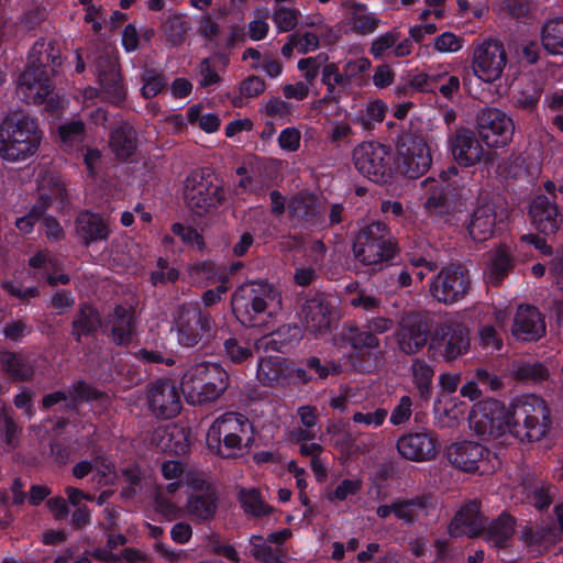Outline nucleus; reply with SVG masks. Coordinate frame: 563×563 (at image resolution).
I'll use <instances>...</instances> for the list:
<instances>
[{
  "mask_svg": "<svg viewBox=\"0 0 563 563\" xmlns=\"http://www.w3.org/2000/svg\"><path fill=\"white\" fill-rule=\"evenodd\" d=\"M252 429L253 426L245 415L227 411L212 422L207 432L208 450H220L221 433L242 435L252 431Z\"/></svg>",
  "mask_w": 563,
  "mask_h": 563,
  "instance_id": "obj_29",
  "label": "nucleus"
},
{
  "mask_svg": "<svg viewBox=\"0 0 563 563\" xmlns=\"http://www.w3.org/2000/svg\"><path fill=\"white\" fill-rule=\"evenodd\" d=\"M487 517L481 510V503L476 499L464 503L454 514L448 526L451 538L466 536L470 539L479 538L483 533Z\"/></svg>",
  "mask_w": 563,
  "mask_h": 563,
  "instance_id": "obj_21",
  "label": "nucleus"
},
{
  "mask_svg": "<svg viewBox=\"0 0 563 563\" xmlns=\"http://www.w3.org/2000/svg\"><path fill=\"white\" fill-rule=\"evenodd\" d=\"M470 347L467 328L460 321L446 319L439 323L430 338L428 352L437 361H453Z\"/></svg>",
  "mask_w": 563,
  "mask_h": 563,
  "instance_id": "obj_11",
  "label": "nucleus"
},
{
  "mask_svg": "<svg viewBox=\"0 0 563 563\" xmlns=\"http://www.w3.org/2000/svg\"><path fill=\"white\" fill-rule=\"evenodd\" d=\"M75 231L81 245H90L109 240V221L98 212L81 210L75 219Z\"/></svg>",
  "mask_w": 563,
  "mask_h": 563,
  "instance_id": "obj_26",
  "label": "nucleus"
},
{
  "mask_svg": "<svg viewBox=\"0 0 563 563\" xmlns=\"http://www.w3.org/2000/svg\"><path fill=\"white\" fill-rule=\"evenodd\" d=\"M219 499L213 489L203 493L191 494L186 504V510L190 519L196 523H206L214 519Z\"/></svg>",
  "mask_w": 563,
  "mask_h": 563,
  "instance_id": "obj_37",
  "label": "nucleus"
},
{
  "mask_svg": "<svg viewBox=\"0 0 563 563\" xmlns=\"http://www.w3.org/2000/svg\"><path fill=\"white\" fill-rule=\"evenodd\" d=\"M194 269L200 278L206 280L207 285H216L219 279L227 278L224 264H217L210 260L197 263Z\"/></svg>",
  "mask_w": 563,
  "mask_h": 563,
  "instance_id": "obj_55",
  "label": "nucleus"
},
{
  "mask_svg": "<svg viewBox=\"0 0 563 563\" xmlns=\"http://www.w3.org/2000/svg\"><path fill=\"white\" fill-rule=\"evenodd\" d=\"M70 328L73 340L81 344L84 339L96 336L99 330L103 332V319L96 306L85 301L74 313Z\"/></svg>",
  "mask_w": 563,
  "mask_h": 563,
  "instance_id": "obj_31",
  "label": "nucleus"
},
{
  "mask_svg": "<svg viewBox=\"0 0 563 563\" xmlns=\"http://www.w3.org/2000/svg\"><path fill=\"white\" fill-rule=\"evenodd\" d=\"M242 449V435L221 433L220 450H209L222 459H234Z\"/></svg>",
  "mask_w": 563,
  "mask_h": 563,
  "instance_id": "obj_59",
  "label": "nucleus"
},
{
  "mask_svg": "<svg viewBox=\"0 0 563 563\" xmlns=\"http://www.w3.org/2000/svg\"><path fill=\"white\" fill-rule=\"evenodd\" d=\"M517 520L508 511H503L496 518L489 520L483 527L479 538L495 549H506L511 544L516 533Z\"/></svg>",
  "mask_w": 563,
  "mask_h": 563,
  "instance_id": "obj_32",
  "label": "nucleus"
},
{
  "mask_svg": "<svg viewBox=\"0 0 563 563\" xmlns=\"http://www.w3.org/2000/svg\"><path fill=\"white\" fill-rule=\"evenodd\" d=\"M62 66L60 49L52 41L38 38L31 47L27 63L19 76V88L27 103L44 106L48 113L63 109L55 91L54 77Z\"/></svg>",
  "mask_w": 563,
  "mask_h": 563,
  "instance_id": "obj_2",
  "label": "nucleus"
},
{
  "mask_svg": "<svg viewBox=\"0 0 563 563\" xmlns=\"http://www.w3.org/2000/svg\"><path fill=\"white\" fill-rule=\"evenodd\" d=\"M468 423L484 440L498 439L509 433L521 443H532L548 434L551 416L543 398L523 394L515 397L509 407L493 398L474 404Z\"/></svg>",
  "mask_w": 563,
  "mask_h": 563,
  "instance_id": "obj_1",
  "label": "nucleus"
},
{
  "mask_svg": "<svg viewBox=\"0 0 563 563\" xmlns=\"http://www.w3.org/2000/svg\"><path fill=\"white\" fill-rule=\"evenodd\" d=\"M243 511L254 518H263L273 512V507L265 504L256 488H242L238 495Z\"/></svg>",
  "mask_w": 563,
  "mask_h": 563,
  "instance_id": "obj_42",
  "label": "nucleus"
},
{
  "mask_svg": "<svg viewBox=\"0 0 563 563\" xmlns=\"http://www.w3.org/2000/svg\"><path fill=\"white\" fill-rule=\"evenodd\" d=\"M541 43L552 55H563V18L549 20L542 27Z\"/></svg>",
  "mask_w": 563,
  "mask_h": 563,
  "instance_id": "obj_41",
  "label": "nucleus"
},
{
  "mask_svg": "<svg viewBox=\"0 0 563 563\" xmlns=\"http://www.w3.org/2000/svg\"><path fill=\"white\" fill-rule=\"evenodd\" d=\"M91 66L108 100L115 106L124 102L126 90L120 71L118 52L110 47L97 49L91 56Z\"/></svg>",
  "mask_w": 563,
  "mask_h": 563,
  "instance_id": "obj_13",
  "label": "nucleus"
},
{
  "mask_svg": "<svg viewBox=\"0 0 563 563\" xmlns=\"http://www.w3.org/2000/svg\"><path fill=\"white\" fill-rule=\"evenodd\" d=\"M430 322V317L426 311H404L395 332L399 351L406 355L419 353L430 342L432 335Z\"/></svg>",
  "mask_w": 563,
  "mask_h": 563,
  "instance_id": "obj_15",
  "label": "nucleus"
},
{
  "mask_svg": "<svg viewBox=\"0 0 563 563\" xmlns=\"http://www.w3.org/2000/svg\"><path fill=\"white\" fill-rule=\"evenodd\" d=\"M399 454L409 461H429L437 455V438L432 432H410L397 441Z\"/></svg>",
  "mask_w": 563,
  "mask_h": 563,
  "instance_id": "obj_27",
  "label": "nucleus"
},
{
  "mask_svg": "<svg viewBox=\"0 0 563 563\" xmlns=\"http://www.w3.org/2000/svg\"><path fill=\"white\" fill-rule=\"evenodd\" d=\"M386 104L380 100H375L366 106L365 111L361 113L362 125L371 130L376 123L383 122L386 115Z\"/></svg>",
  "mask_w": 563,
  "mask_h": 563,
  "instance_id": "obj_57",
  "label": "nucleus"
},
{
  "mask_svg": "<svg viewBox=\"0 0 563 563\" xmlns=\"http://www.w3.org/2000/svg\"><path fill=\"white\" fill-rule=\"evenodd\" d=\"M69 404L65 405V411H75L80 402L101 400L106 394L86 380H77L73 384Z\"/></svg>",
  "mask_w": 563,
  "mask_h": 563,
  "instance_id": "obj_43",
  "label": "nucleus"
},
{
  "mask_svg": "<svg viewBox=\"0 0 563 563\" xmlns=\"http://www.w3.org/2000/svg\"><path fill=\"white\" fill-rule=\"evenodd\" d=\"M511 334L518 341L537 342L545 334V321L539 309L520 305L514 317Z\"/></svg>",
  "mask_w": 563,
  "mask_h": 563,
  "instance_id": "obj_25",
  "label": "nucleus"
},
{
  "mask_svg": "<svg viewBox=\"0 0 563 563\" xmlns=\"http://www.w3.org/2000/svg\"><path fill=\"white\" fill-rule=\"evenodd\" d=\"M300 316L311 332L322 333L330 330L331 308L322 294H316L307 299L301 307Z\"/></svg>",
  "mask_w": 563,
  "mask_h": 563,
  "instance_id": "obj_34",
  "label": "nucleus"
},
{
  "mask_svg": "<svg viewBox=\"0 0 563 563\" xmlns=\"http://www.w3.org/2000/svg\"><path fill=\"white\" fill-rule=\"evenodd\" d=\"M250 553L251 555L261 563H286L283 560L282 551L273 549L263 536L253 534L250 538Z\"/></svg>",
  "mask_w": 563,
  "mask_h": 563,
  "instance_id": "obj_44",
  "label": "nucleus"
},
{
  "mask_svg": "<svg viewBox=\"0 0 563 563\" xmlns=\"http://www.w3.org/2000/svg\"><path fill=\"white\" fill-rule=\"evenodd\" d=\"M416 389L415 398L421 404H429L433 396L434 369L424 358L416 357L409 368Z\"/></svg>",
  "mask_w": 563,
  "mask_h": 563,
  "instance_id": "obj_38",
  "label": "nucleus"
},
{
  "mask_svg": "<svg viewBox=\"0 0 563 563\" xmlns=\"http://www.w3.org/2000/svg\"><path fill=\"white\" fill-rule=\"evenodd\" d=\"M300 11L295 8L277 7L273 13V22L279 32H289L298 24Z\"/></svg>",
  "mask_w": 563,
  "mask_h": 563,
  "instance_id": "obj_56",
  "label": "nucleus"
},
{
  "mask_svg": "<svg viewBox=\"0 0 563 563\" xmlns=\"http://www.w3.org/2000/svg\"><path fill=\"white\" fill-rule=\"evenodd\" d=\"M214 320L198 305H179L174 317L177 343L181 347L206 345L213 336Z\"/></svg>",
  "mask_w": 563,
  "mask_h": 563,
  "instance_id": "obj_8",
  "label": "nucleus"
},
{
  "mask_svg": "<svg viewBox=\"0 0 563 563\" xmlns=\"http://www.w3.org/2000/svg\"><path fill=\"white\" fill-rule=\"evenodd\" d=\"M327 60V54L321 53L314 57L301 58L297 66L299 70L305 71L307 82H312L318 77L321 65Z\"/></svg>",
  "mask_w": 563,
  "mask_h": 563,
  "instance_id": "obj_63",
  "label": "nucleus"
},
{
  "mask_svg": "<svg viewBox=\"0 0 563 563\" xmlns=\"http://www.w3.org/2000/svg\"><path fill=\"white\" fill-rule=\"evenodd\" d=\"M471 289L470 269L460 262L442 266L430 283L431 296L445 306L462 301Z\"/></svg>",
  "mask_w": 563,
  "mask_h": 563,
  "instance_id": "obj_10",
  "label": "nucleus"
},
{
  "mask_svg": "<svg viewBox=\"0 0 563 563\" xmlns=\"http://www.w3.org/2000/svg\"><path fill=\"white\" fill-rule=\"evenodd\" d=\"M427 507V499L423 496H417L405 500L395 501V517L412 525L422 509Z\"/></svg>",
  "mask_w": 563,
  "mask_h": 563,
  "instance_id": "obj_49",
  "label": "nucleus"
},
{
  "mask_svg": "<svg viewBox=\"0 0 563 563\" xmlns=\"http://www.w3.org/2000/svg\"><path fill=\"white\" fill-rule=\"evenodd\" d=\"M354 257L363 265H382L400 253L397 239L382 221H373L362 228L353 240Z\"/></svg>",
  "mask_w": 563,
  "mask_h": 563,
  "instance_id": "obj_6",
  "label": "nucleus"
},
{
  "mask_svg": "<svg viewBox=\"0 0 563 563\" xmlns=\"http://www.w3.org/2000/svg\"><path fill=\"white\" fill-rule=\"evenodd\" d=\"M137 318L132 307L115 305L103 319V334L114 346L129 347L137 335Z\"/></svg>",
  "mask_w": 563,
  "mask_h": 563,
  "instance_id": "obj_18",
  "label": "nucleus"
},
{
  "mask_svg": "<svg viewBox=\"0 0 563 563\" xmlns=\"http://www.w3.org/2000/svg\"><path fill=\"white\" fill-rule=\"evenodd\" d=\"M288 210L291 218L303 222L316 224L320 216L318 198L309 191H299L288 202Z\"/></svg>",
  "mask_w": 563,
  "mask_h": 563,
  "instance_id": "obj_39",
  "label": "nucleus"
},
{
  "mask_svg": "<svg viewBox=\"0 0 563 563\" xmlns=\"http://www.w3.org/2000/svg\"><path fill=\"white\" fill-rule=\"evenodd\" d=\"M481 140L474 131L467 128H460L450 136V151L455 163L461 167H472L478 164L485 151Z\"/></svg>",
  "mask_w": 563,
  "mask_h": 563,
  "instance_id": "obj_23",
  "label": "nucleus"
},
{
  "mask_svg": "<svg viewBox=\"0 0 563 563\" xmlns=\"http://www.w3.org/2000/svg\"><path fill=\"white\" fill-rule=\"evenodd\" d=\"M463 227L475 243H483L496 235L497 212L493 202H481L467 213Z\"/></svg>",
  "mask_w": 563,
  "mask_h": 563,
  "instance_id": "obj_22",
  "label": "nucleus"
},
{
  "mask_svg": "<svg viewBox=\"0 0 563 563\" xmlns=\"http://www.w3.org/2000/svg\"><path fill=\"white\" fill-rule=\"evenodd\" d=\"M141 81L143 84L141 93L145 99L156 97L167 85L165 75L155 68H145L142 73Z\"/></svg>",
  "mask_w": 563,
  "mask_h": 563,
  "instance_id": "obj_48",
  "label": "nucleus"
},
{
  "mask_svg": "<svg viewBox=\"0 0 563 563\" xmlns=\"http://www.w3.org/2000/svg\"><path fill=\"white\" fill-rule=\"evenodd\" d=\"M218 354L221 357V364L229 369L233 366H247L254 360V351L250 341L234 335L222 339Z\"/></svg>",
  "mask_w": 563,
  "mask_h": 563,
  "instance_id": "obj_35",
  "label": "nucleus"
},
{
  "mask_svg": "<svg viewBox=\"0 0 563 563\" xmlns=\"http://www.w3.org/2000/svg\"><path fill=\"white\" fill-rule=\"evenodd\" d=\"M542 92L543 89L538 84L531 82L519 92L515 104L518 109L533 113L538 108Z\"/></svg>",
  "mask_w": 563,
  "mask_h": 563,
  "instance_id": "obj_53",
  "label": "nucleus"
},
{
  "mask_svg": "<svg viewBox=\"0 0 563 563\" xmlns=\"http://www.w3.org/2000/svg\"><path fill=\"white\" fill-rule=\"evenodd\" d=\"M457 200L459 190L455 186L452 184L438 185L430 191L426 208L431 214L443 218L444 222H451Z\"/></svg>",
  "mask_w": 563,
  "mask_h": 563,
  "instance_id": "obj_36",
  "label": "nucleus"
},
{
  "mask_svg": "<svg viewBox=\"0 0 563 563\" xmlns=\"http://www.w3.org/2000/svg\"><path fill=\"white\" fill-rule=\"evenodd\" d=\"M478 334L482 346L486 350H490V353L498 352L503 349V338L494 325L485 324L481 327Z\"/></svg>",
  "mask_w": 563,
  "mask_h": 563,
  "instance_id": "obj_61",
  "label": "nucleus"
},
{
  "mask_svg": "<svg viewBox=\"0 0 563 563\" xmlns=\"http://www.w3.org/2000/svg\"><path fill=\"white\" fill-rule=\"evenodd\" d=\"M146 398L150 411L158 419H173L181 410L179 390L170 379L150 383L146 388Z\"/></svg>",
  "mask_w": 563,
  "mask_h": 563,
  "instance_id": "obj_19",
  "label": "nucleus"
},
{
  "mask_svg": "<svg viewBox=\"0 0 563 563\" xmlns=\"http://www.w3.org/2000/svg\"><path fill=\"white\" fill-rule=\"evenodd\" d=\"M448 460L455 468L481 475L493 474L500 467L498 455L474 441L452 444L448 450Z\"/></svg>",
  "mask_w": 563,
  "mask_h": 563,
  "instance_id": "obj_12",
  "label": "nucleus"
},
{
  "mask_svg": "<svg viewBox=\"0 0 563 563\" xmlns=\"http://www.w3.org/2000/svg\"><path fill=\"white\" fill-rule=\"evenodd\" d=\"M139 146L137 133L129 121L115 123L109 133V147L115 159L128 162L136 153Z\"/></svg>",
  "mask_w": 563,
  "mask_h": 563,
  "instance_id": "obj_33",
  "label": "nucleus"
},
{
  "mask_svg": "<svg viewBox=\"0 0 563 563\" xmlns=\"http://www.w3.org/2000/svg\"><path fill=\"white\" fill-rule=\"evenodd\" d=\"M188 30V23L180 14L169 16L164 24L166 40L173 46H178L184 43Z\"/></svg>",
  "mask_w": 563,
  "mask_h": 563,
  "instance_id": "obj_51",
  "label": "nucleus"
},
{
  "mask_svg": "<svg viewBox=\"0 0 563 563\" xmlns=\"http://www.w3.org/2000/svg\"><path fill=\"white\" fill-rule=\"evenodd\" d=\"M96 481L101 485H108L115 474L114 464L104 455L92 459Z\"/></svg>",
  "mask_w": 563,
  "mask_h": 563,
  "instance_id": "obj_62",
  "label": "nucleus"
},
{
  "mask_svg": "<svg viewBox=\"0 0 563 563\" xmlns=\"http://www.w3.org/2000/svg\"><path fill=\"white\" fill-rule=\"evenodd\" d=\"M463 37L448 31L434 37L433 46L439 53H455L463 47Z\"/></svg>",
  "mask_w": 563,
  "mask_h": 563,
  "instance_id": "obj_60",
  "label": "nucleus"
},
{
  "mask_svg": "<svg viewBox=\"0 0 563 563\" xmlns=\"http://www.w3.org/2000/svg\"><path fill=\"white\" fill-rule=\"evenodd\" d=\"M1 333L7 341L21 343L26 336L33 333V327L25 318H15L3 324Z\"/></svg>",
  "mask_w": 563,
  "mask_h": 563,
  "instance_id": "obj_50",
  "label": "nucleus"
},
{
  "mask_svg": "<svg viewBox=\"0 0 563 563\" xmlns=\"http://www.w3.org/2000/svg\"><path fill=\"white\" fill-rule=\"evenodd\" d=\"M475 128L479 140L489 148L507 146L515 133L512 118L505 111L492 107L483 108L477 112Z\"/></svg>",
  "mask_w": 563,
  "mask_h": 563,
  "instance_id": "obj_14",
  "label": "nucleus"
},
{
  "mask_svg": "<svg viewBox=\"0 0 563 563\" xmlns=\"http://www.w3.org/2000/svg\"><path fill=\"white\" fill-rule=\"evenodd\" d=\"M29 266L36 271L34 273V278L36 279V276H41L44 272L57 273L62 267V263L56 257L51 256L47 251H38L29 258Z\"/></svg>",
  "mask_w": 563,
  "mask_h": 563,
  "instance_id": "obj_54",
  "label": "nucleus"
},
{
  "mask_svg": "<svg viewBox=\"0 0 563 563\" xmlns=\"http://www.w3.org/2000/svg\"><path fill=\"white\" fill-rule=\"evenodd\" d=\"M185 199L190 209L202 214L217 209L225 200L223 187L214 184L210 175L192 173L186 179Z\"/></svg>",
  "mask_w": 563,
  "mask_h": 563,
  "instance_id": "obj_16",
  "label": "nucleus"
},
{
  "mask_svg": "<svg viewBox=\"0 0 563 563\" xmlns=\"http://www.w3.org/2000/svg\"><path fill=\"white\" fill-rule=\"evenodd\" d=\"M549 198L541 191L537 192L528 209L532 227L544 236L555 235L563 229V205Z\"/></svg>",
  "mask_w": 563,
  "mask_h": 563,
  "instance_id": "obj_20",
  "label": "nucleus"
},
{
  "mask_svg": "<svg viewBox=\"0 0 563 563\" xmlns=\"http://www.w3.org/2000/svg\"><path fill=\"white\" fill-rule=\"evenodd\" d=\"M353 31L365 35L373 33L379 24V20L372 14L353 13L351 18Z\"/></svg>",
  "mask_w": 563,
  "mask_h": 563,
  "instance_id": "obj_64",
  "label": "nucleus"
},
{
  "mask_svg": "<svg viewBox=\"0 0 563 563\" xmlns=\"http://www.w3.org/2000/svg\"><path fill=\"white\" fill-rule=\"evenodd\" d=\"M356 170L368 180L387 185L396 180L393 147L376 141L362 142L352 153Z\"/></svg>",
  "mask_w": 563,
  "mask_h": 563,
  "instance_id": "obj_7",
  "label": "nucleus"
},
{
  "mask_svg": "<svg viewBox=\"0 0 563 563\" xmlns=\"http://www.w3.org/2000/svg\"><path fill=\"white\" fill-rule=\"evenodd\" d=\"M512 375L516 380L523 384H541L548 380L550 372L542 362L520 360L512 364Z\"/></svg>",
  "mask_w": 563,
  "mask_h": 563,
  "instance_id": "obj_40",
  "label": "nucleus"
},
{
  "mask_svg": "<svg viewBox=\"0 0 563 563\" xmlns=\"http://www.w3.org/2000/svg\"><path fill=\"white\" fill-rule=\"evenodd\" d=\"M57 132L65 151L82 145L86 140V125L80 120H73L59 125Z\"/></svg>",
  "mask_w": 563,
  "mask_h": 563,
  "instance_id": "obj_45",
  "label": "nucleus"
},
{
  "mask_svg": "<svg viewBox=\"0 0 563 563\" xmlns=\"http://www.w3.org/2000/svg\"><path fill=\"white\" fill-rule=\"evenodd\" d=\"M133 357L145 366H152L157 364H165L166 366H173L175 360L172 356H167L165 353L158 350H150L146 347L139 349L132 353Z\"/></svg>",
  "mask_w": 563,
  "mask_h": 563,
  "instance_id": "obj_58",
  "label": "nucleus"
},
{
  "mask_svg": "<svg viewBox=\"0 0 563 563\" xmlns=\"http://www.w3.org/2000/svg\"><path fill=\"white\" fill-rule=\"evenodd\" d=\"M507 63L504 44L497 40H485L474 48L472 69L474 75L485 82L500 78Z\"/></svg>",
  "mask_w": 563,
  "mask_h": 563,
  "instance_id": "obj_17",
  "label": "nucleus"
},
{
  "mask_svg": "<svg viewBox=\"0 0 563 563\" xmlns=\"http://www.w3.org/2000/svg\"><path fill=\"white\" fill-rule=\"evenodd\" d=\"M230 375L221 363L202 361L190 365L183 374L180 386L191 405L217 401L229 388Z\"/></svg>",
  "mask_w": 563,
  "mask_h": 563,
  "instance_id": "obj_4",
  "label": "nucleus"
},
{
  "mask_svg": "<svg viewBox=\"0 0 563 563\" xmlns=\"http://www.w3.org/2000/svg\"><path fill=\"white\" fill-rule=\"evenodd\" d=\"M517 256L512 246L507 243H498L486 253V266L484 276L486 282L498 287L517 266Z\"/></svg>",
  "mask_w": 563,
  "mask_h": 563,
  "instance_id": "obj_24",
  "label": "nucleus"
},
{
  "mask_svg": "<svg viewBox=\"0 0 563 563\" xmlns=\"http://www.w3.org/2000/svg\"><path fill=\"white\" fill-rule=\"evenodd\" d=\"M36 367L24 350H0V372L14 383H29L35 376Z\"/></svg>",
  "mask_w": 563,
  "mask_h": 563,
  "instance_id": "obj_30",
  "label": "nucleus"
},
{
  "mask_svg": "<svg viewBox=\"0 0 563 563\" xmlns=\"http://www.w3.org/2000/svg\"><path fill=\"white\" fill-rule=\"evenodd\" d=\"M341 372L340 363L310 356L301 361L299 366L290 369L288 376L295 385H306L310 382L325 380L329 376L339 375Z\"/></svg>",
  "mask_w": 563,
  "mask_h": 563,
  "instance_id": "obj_28",
  "label": "nucleus"
},
{
  "mask_svg": "<svg viewBox=\"0 0 563 563\" xmlns=\"http://www.w3.org/2000/svg\"><path fill=\"white\" fill-rule=\"evenodd\" d=\"M256 376L262 385L273 387L283 379L284 366L279 361L262 358L257 365Z\"/></svg>",
  "mask_w": 563,
  "mask_h": 563,
  "instance_id": "obj_47",
  "label": "nucleus"
},
{
  "mask_svg": "<svg viewBox=\"0 0 563 563\" xmlns=\"http://www.w3.org/2000/svg\"><path fill=\"white\" fill-rule=\"evenodd\" d=\"M170 231L174 235L178 236L188 247L202 251L206 246L202 234H200L195 228L190 225L175 222L172 224Z\"/></svg>",
  "mask_w": 563,
  "mask_h": 563,
  "instance_id": "obj_52",
  "label": "nucleus"
},
{
  "mask_svg": "<svg viewBox=\"0 0 563 563\" xmlns=\"http://www.w3.org/2000/svg\"><path fill=\"white\" fill-rule=\"evenodd\" d=\"M346 341L355 351H369L379 347L378 338L365 325L350 327L346 333Z\"/></svg>",
  "mask_w": 563,
  "mask_h": 563,
  "instance_id": "obj_46",
  "label": "nucleus"
},
{
  "mask_svg": "<svg viewBox=\"0 0 563 563\" xmlns=\"http://www.w3.org/2000/svg\"><path fill=\"white\" fill-rule=\"evenodd\" d=\"M279 290L266 279H256L236 287L231 308L236 320L246 328L265 324L280 308Z\"/></svg>",
  "mask_w": 563,
  "mask_h": 563,
  "instance_id": "obj_3",
  "label": "nucleus"
},
{
  "mask_svg": "<svg viewBox=\"0 0 563 563\" xmlns=\"http://www.w3.org/2000/svg\"><path fill=\"white\" fill-rule=\"evenodd\" d=\"M43 132L30 115L5 118L0 125V156L8 162H21L33 156L42 142Z\"/></svg>",
  "mask_w": 563,
  "mask_h": 563,
  "instance_id": "obj_5",
  "label": "nucleus"
},
{
  "mask_svg": "<svg viewBox=\"0 0 563 563\" xmlns=\"http://www.w3.org/2000/svg\"><path fill=\"white\" fill-rule=\"evenodd\" d=\"M396 148V179L398 177L418 179L427 174L431 168V150L422 134L412 132L401 134L398 139Z\"/></svg>",
  "mask_w": 563,
  "mask_h": 563,
  "instance_id": "obj_9",
  "label": "nucleus"
}]
</instances>
